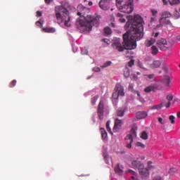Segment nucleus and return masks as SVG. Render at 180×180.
<instances>
[{"label": "nucleus", "mask_w": 180, "mask_h": 180, "mask_svg": "<svg viewBox=\"0 0 180 180\" xmlns=\"http://www.w3.org/2000/svg\"><path fill=\"white\" fill-rule=\"evenodd\" d=\"M164 106H165V103H162L158 105H153L152 109L153 110H160V109L162 108Z\"/></svg>", "instance_id": "obj_32"}, {"label": "nucleus", "mask_w": 180, "mask_h": 180, "mask_svg": "<svg viewBox=\"0 0 180 180\" xmlns=\"http://www.w3.org/2000/svg\"><path fill=\"white\" fill-rule=\"evenodd\" d=\"M42 13L39 11H37V17L39 18L41 17Z\"/></svg>", "instance_id": "obj_50"}, {"label": "nucleus", "mask_w": 180, "mask_h": 180, "mask_svg": "<svg viewBox=\"0 0 180 180\" xmlns=\"http://www.w3.org/2000/svg\"><path fill=\"white\" fill-rule=\"evenodd\" d=\"M112 64V61H107L105 63H104V64L103 65H101L102 68H105L109 67L110 65Z\"/></svg>", "instance_id": "obj_37"}, {"label": "nucleus", "mask_w": 180, "mask_h": 180, "mask_svg": "<svg viewBox=\"0 0 180 180\" xmlns=\"http://www.w3.org/2000/svg\"><path fill=\"white\" fill-rule=\"evenodd\" d=\"M125 110L126 109L124 108H118L116 110V115L118 117H123L124 115Z\"/></svg>", "instance_id": "obj_25"}, {"label": "nucleus", "mask_w": 180, "mask_h": 180, "mask_svg": "<svg viewBox=\"0 0 180 180\" xmlns=\"http://www.w3.org/2000/svg\"><path fill=\"white\" fill-rule=\"evenodd\" d=\"M122 125V120H120L119 119H115V124L112 129L113 131L117 132L120 129Z\"/></svg>", "instance_id": "obj_16"}, {"label": "nucleus", "mask_w": 180, "mask_h": 180, "mask_svg": "<svg viewBox=\"0 0 180 180\" xmlns=\"http://www.w3.org/2000/svg\"><path fill=\"white\" fill-rule=\"evenodd\" d=\"M169 120H170L172 124H175V116L174 115L169 116Z\"/></svg>", "instance_id": "obj_40"}, {"label": "nucleus", "mask_w": 180, "mask_h": 180, "mask_svg": "<svg viewBox=\"0 0 180 180\" xmlns=\"http://www.w3.org/2000/svg\"><path fill=\"white\" fill-rule=\"evenodd\" d=\"M178 172V169H176V168H171L169 170V174L170 176H174L175 174H176Z\"/></svg>", "instance_id": "obj_31"}, {"label": "nucleus", "mask_w": 180, "mask_h": 180, "mask_svg": "<svg viewBox=\"0 0 180 180\" xmlns=\"http://www.w3.org/2000/svg\"><path fill=\"white\" fill-rule=\"evenodd\" d=\"M111 0H101L98 3L100 8L103 9V11H108L109 9V4Z\"/></svg>", "instance_id": "obj_13"}, {"label": "nucleus", "mask_w": 180, "mask_h": 180, "mask_svg": "<svg viewBox=\"0 0 180 180\" xmlns=\"http://www.w3.org/2000/svg\"><path fill=\"white\" fill-rule=\"evenodd\" d=\"M144 77H146V78L148 81H150L151 82L156 81L155 74H146V75H144Z\"/></svg>", "instance_id": "obj_22"}, {"label": "nucleus", "mask_w": 180, "mask_h": 180, "mask_svg": "<svg viewBox=\"0 0 180 180\" xmlns=\"http://www.w3.org/2000/svg\"><path fill=\"white\" fill-rule=\"evenodd\" d=\"M133 89V86H131V84H129V89L131 90V89Z\"/></svg>", "instance_id": "obj_58"}, {"label": "nucleus", "mask_w": 180, "mask_h": 180, "mask_svg": "<svg viewBox=\"0 0 180 180\" xmlns=\"http://www.w3.org/2000/svg\"><path fill=\"white\" fill-rule=\"evenodd\" d=\"M118 2H129L130 4H134V0H116Z\"/></svg>", "instance_id": "obj_43"}, {"label": "nucleus", "mask_w": 180, "mask_h": 180, "mask_svg": "<svg viewBox=\"0 0 180 180\" xmlns=\"http://www.w3.org/2000/svg\"><path fill=\"white\" fill-rule=\"evenodd\" d=\"M174 95L172 94H168L166 97V99L168 101V102H171L174 100Z\"/></svg>", "instance_id": "obj_36"}, {"label": "nucleus", "mask_w": 180, "mask_h": 180, "mask_svg": "<svg viewBox=\"0 0 180 180\" xmlns=\"http://www.w3.org/2000/svg\"><path fill=\"white\" fill-rule=\"evenodd\" d=\"M150 164H152V162L150 161L148 162V165H150Z\"/></svg>", "instance_id": "obj_63"}, {"label": "nucleus", "mask_w": 180, "mask_h": 180, "mask_svg": "<svg viewBox=\"0 0 180 180\" xmlns=\"http://www.w3.org/2000/svg\"><path fill=\"white\" fill-rule=\"evenodd\" d=\"M153 180H162V179L160 176H156L153 177Z\"/></svg>", "instance_id": "obj_48"}, {"label": "nucleus", "mask_w": 180, "mask_h": 180, "mask_svg": "<svg viewBox=\"0 0 180 180\" xmlns=\"http://www.w3.org/2000/svg\"><path fill=\"white\" fill-rule=\"evenodd\" d=\"M130 76V70L129 68L128 67H125V68L124 69V77L125 78H128Z\"/></svg>", "instance_id": "obj_28"}, {"label": "nucleus", "mask_w": 180, "mask_h": 180, "mask_svg": "<svg viewBox=\"0 0 180 180\" xmlns=\"http://www.w3.org/2000/svg\"><path fill=\"white\" fill-rule=\"evenodd\" d=\"M97 114H98V117L100 118V120L103 119L104 104L103 101H100V103H98V110H97Z\"/></svg>", "instance_id": "obj_12"}, {"label": "nucleus", "mask_w": 180, "mask_h": 180, "mask_svg": "<svg viewBox=\"0 0 180 180\" xmlns=\"http://www.w3.org/2000/svg\"><path fill=\"white\" fill-rule=\"evenodd\" d=\"M103 41H104V43L107 44L108 45H110L111 41L109 39H103Z\"/></svg>", "instance_id": "obj_46"}, {"label": "nucleus", "mask_w": 180, "mask_h": 180, "mask_svg": "<svg viewBox=\"0 0 180 180\" xmlns=\"http://www.w3.org/2000/svg\"><path fill=\"white\" fill-rule=\"evenodd\" d=\"M78 11L79 12L77 13L78 16H81L82 15H84L85 13H89L90 12V10L87 7H84L82 4H79L78 6Z\"/></svg>", "instance_id": "obj_11"}, {"label": "nucleus", "mask_w": 180, "mask_h": 180, "mask_svg": "<svg viewBox=\"0 0 180 180\" xmlns=\"http://www.w3.org/2000/svg\"><path fill=\"white\" fill-rule=\"evenodd\" d=\"M171 79L169 75H165L161 80H160V82L162 83L166 86H169L171 84Z\"/></svg>", "instance_id": "obj_15"}, {"label": "nucleus", "mask_w": 180, "mask_h": 180, "mask_svg": "<svg viewBox=\"0 0 180 180\" xmlns=\"http://www.w3.org/2000/svg\"><path fill=\"white\" fill-rule=\"evenodd\" d=\"M162 65V62L159 60H154L150 65V68L151 69H157L160 68V66Z\"/></svg>", "instance_id": "obj_17"}, {"label": "nucleus", "mask_w": 180, "mask_h": 180, "mask_svg": "<svg viewBox=\"0 0 180 180\" xmlns=\"http://www.w3.org/2000/svg\"><path fill=\"white\" fill-rule=\"evenodd\" d=\"M133 65H134V60H130L127 63V66L131 68Z\"/></svg>", "instance_id": "obj_41"}, {"label": "nucleus", "mask_w": 180, "mask_h": 180, "mask_svg": "<svg viewBox=\"0 0 180 180\" xmlns=\"http://www.w3.org/2000/svg\"><path fill=\"white\" fill-rule=\"evenodd\" d=\"M134 3L124 2V1H116V7L123 13H132L134 11Z\"/></svg>", "instance_id": "obj_5"}, {"label": "nucleus", "mask_w": 180, "mask_h": 180, "mask_svg": "<svg viewBox=\"0 0 180 180\" xmlns=\"http://www.w3.org/2000/svg\"><path fill=\"white\" fill-rule=\"evenodd\" d=\"M158 122L161 124H163L164 122H163V119L162 117H158Z\"/></svg>", "instance_id": "obj_53"}, {"label": "nucleus", "mask_w": 180, "mask_h": 180, "mask_svg": "<svg viewBox=\"0 0 180 180\" xmlns=\"http://www.w3.org/2000/svg\"><path fill=\"white\" fill-rule=\"evenodd\" d=\"M160 21L166 22V21H170L169 18H172V13L169 11H163L160 13Z\"/></svg>", "instance_id": "obj_10"}, {"label": "nucleus", "mask_w": 180, "mask_h": 180, "mask_svg": "<svg viewBox=\"0 0 180 180\" xmlns=\"http://www.w3.org/2000/svg\"><path fill=\"white\" fill-rule=\"evenodd\" d=\"M116 18L118 19V21L120 22V23H125L126 22V19L124 18V15L122 14L121 13H117L116 14Z\"/></svg>", "instance_id": "obj_23"}, {"label": "nucleus", "mask_w": 180, "mask_h": 180, "mask_svg": "<svg viewBox=\"0 0 180 180\" xmlns=\"http://www.w3.org/2000/svg\"><path fill=\"white\" fill-rule=\"evenodd\" d=\"M131 165L133 168H136L139 170L142 179H147L150 176L149 170L147 168H144V165L139 160H133Z\"/></svg>", "instance_id": "obj_4"}, {"label": "nucleus", "mask_w": 180, "mask_h": 180, "mask_svg": "<svg viewBox=\"0 0 180 180\" xmlns=\"http://www.w3.org/2000/svg\"><path fill=\"white\" fill-rule=\"evenodd\" d=\"M131 78L133 79H134V80H136V79H137V75H135V74L131 75Z\"/></svg>", "instance_id": "obj_52"}, {"label": "nucleus", "mask_w": 180, "mask_h": 180, "mask_svg": "<svg viewBox=\"0 0 180 180\" xmlns=\"http://www.w3.org/2000/svg\"><path fill=\"white\" fill-rule=\"evenodd\" d=\"M159 35H160V32H156V33H155V34H153V36L154 37H155V38L158 37Z\"/></svg>", "instance_id": "obj_54"}, {"label": "nucleus", "mask_w": 180, "mask_h": 180, "mask_svg": "<svg viewBox=\"0 0 180 180\" xmlns=\"http://www.w3.org/2000/svg\"><path fill=\"white\" fill-rule=\"evenodd\" d=\"M42 30L45 33H54L56 32L55 28L53 27H44Z\"/></svg>", "instance_id": "obj_26"}, {"label": "nucleus", "mask_w": 180, "mask_h": 180, "mask_svg": "<svg viewBox=\"0 0 180 180\" xmlns=\"http://www.w3.org/2000/svg\"><path fill=\"white\" fill-rule=\"evenodd\" d=\"M56 18L58 24H62L65 22V26L70 27L71 21V17L70 13L63 6H57L55 8Z\"/></svg>", "instance_id": "obj_3"}, {"label": "nucleus", "mask_w": 180, "mask_h": 180, "mask_svg": "<svg viewBox=\"0 0 180 180\" xmlns=\"http://www.w3.org/2000/svg\"><path fill=\"white\" fill-rule=\"evenodd\" d=\"M110 122L108 121L105 124V128H107V131L110 132V134H112V130L110 127Z\"/></svg>", "instance_id": "obj_35"}, {"label": "nucleus", "mask_w": 180, "mask_h": 180, "mask_svg": "<svg viewBox=\"0 0 180 180\" xmlns=\"http://www.w3.org/2000/svg\"><path fill=\"white\" fill-rule=\"evenodd\" d=\"M111 27L115 28V25L114 23H111Z\"/></svg>", "instance_id": "obj_61"}, {"label": "nucleus", "mask_w": 180, "mask_h": 180, "mask_svg": "<svg viewBox=\"0 0 180 180\" xmlns=\"http://www.w3.org/2000/svg\"><path fill=\"white\" fill-rule=\"evenodd\" d=\"M162 87L157 83H155L154 84H150V86H148L147 87H145L144 91L146 93H150L151 91H155V90H160Z\"/></svg>", "instance_id": "obj_9"}, {"label": "nucleus", "mask_w": 180, "mask_h": 180, "mask_svg": "<svg viewBox=\"0 0 180 180\" xmlns=\"http://www.w3.org/2000/svg\"><path fill=\"white\" fill-rule=\"evenodd\" d=\"M101 16L95 14L94 16L88 15L86 16H80L76 22L77 27L82 32H91L92 27H98L100 24Z\"/></svg>", "instance_id": "obj_2"}, {"label": "nucleus", "mask_w": 180, "mask_h": 180, "mask_svg": "<svg viewBox=\"0 0 180 180\" xmlns=\"http://www.w3.org/2000/svg\"><path fill=\"white\" fill-rule=\"evenodd\" d=\"M139 158H140V160H145V157L144 156H141L140 158H137V160H139Z\"/></svg>", "instance_id": "obj_56"}, {"label": "nucleus", "mask_w": 180, "mask_h": 180, "mask_svg": "<svg viewBox=\"0 0 180 180\" xmlns=\"http://www.w3.org/2000/svg\"><path fill=\"white\" fill-rule=\"evenodd\" d=\"M94 71L96 72H99L101 71V68L99 67L94 68Z\"/></svg>", "instance_id": "obj_49"}, {"label": "nucleus", "mask_w": 180, "mask_h": 180, "mask_svg": "<svg viewBox=\"0 0 180 180\" xmlns=\"http://www.w3.org/2000/svg\"><path fill=\"white\" fill-rule=\"evenodd\" d=\"M115 172L119 176H121L123 174V170L120 168L119 165H117V167H115Z\"/></svg>", "instance_id": "obj_29"}, {"label": "nucleus", "mask_w": 180, "mask_h": 180, "mask_svg": "<svg viewBox=\"0 0 180 180\" xmlns=\"http://www.w3.org/2000/svg\"><path fill=\"white\" fill-rule=\"evenodd\" d=\"M171 105H172V103L169 102V101H168V103L165 105V107H166L167 108H169L171 107Z\"/></svg>", "instance_id": "obj_51"}, {"label": "nucleus", "mask_w": 180, "mask_h": 180, "mask_svg": "<svg viewBox=\"0 0 180 180\" xmlns=\"http://www.w3.org/2000/svg\"><path fill=\"white\" fill-rule=\"evenodd\" d=\"M136 117L139 120H142L148 117V113L144 111L138 112L136 114Z\"/></svg>", "instance_id": "obj_19"}, {"label": "nucleus", "mask_w": 180, "mask_h": 180, "mask_svg": "<svg viewBox=\"0 0 180 180\" xmlns=\"http://www.w3.org/2000/svg\"><path fill=\"white\" fill-rule=\"evenodd\" d=\"M98 98H99L98 96H94V97L91 99V103H92L93 105H95Z\"/></svg>", "instance_id": "obj_39"}, {"label": "nucleus", "mask_w": 180, "mask_h": 180, "mask_svg": "<svg viewBox=\"0 0 180 180\" xmlns=\"http://www.w3.org/2000/svg\"><path fill=\"white\" fill-rule=\"evenodd\" d=\"M89 6H91V5H93L92 1H89Z\"/></svg>", "instance_id": "obj_62"}, {"label": "nucleus", "mask_w": 180, "mask_h": 180, "mask_svg": "<svg viewBox=\"0 0 180 180\" xmlns=\"http://www.w3.org/2000/svg\"><path fill=\"white\" fill-rule=\"evenodd\" d=\"M152 17L150 18V22H154L157 20L158 11L155 9L151 10Z\"/></svg>", "instance_id": "obj_20"}, {"label": "nucleus", "mask_w": 180, "mask_h": 180, "mask_svg": "<svg viewBox=\"0 0 180 180\" xmlns=\"http://www.w3.org/2000/svg\"><path fill=\"white\" fill-rule=\"evenodd\" d=\"M156 39L155 38H150V39L146 41V47H150L154 44H155Z\"/></svg>", "instance_id": "obj_24"}, {"label": "nucleus", "mask_w": 180, "mask_h": 180, "mask_svg": "<svg viewBox=\"0 0 180 180\" xmlns=\"http://www.w3.org/2000/svg\"><path fill=\"white\" fill-rule=\"evenodd\" d=\"M17 84V80H12L11 83L9 84V87L13 88Z\"/></svg>", "instance_id": "obj_38"}, {"label": "nucleus", "mask_w": 180, "mask_h": 180, "mask_svg": "<svg viewBox=\"0 0 180 180\" xmlns=\"http://www.w3.org/2000/svg\"><path fill=\"white\" fill-rule=\"evenodd\" d=\"M176 39H177L178 41H180V35H178V36L176 37Z\"/></svg>", "instance_id": "obj_60"}, {"label": "nucleus", "mask_w": 180, "mask_h": 180, "mask_svg": "<svg viewBox=\"0 0 180 180\" xmlns=\"http://www.w3.org/2000/svg\"><path fill=\"white\" fill-rule=\"evenodd\" d=\"M103 157H104V160H105V161H106V160H108V158H109V155L107 153H104L103 154Z\"/></svg>", "instance_id": "obj_47"}, {"label": "nucleus", "mask_w": 180, "mask_h": 180, "mask_svg": "<svg viewBox=\"0 0 180 180\" xmlns=\"http://www.w3.org/2000/svg\"><path fill=\"white\" fill-rule=\"evenodd\" d=\"M174 17L175 19H179L180 15H179V12L178 11V10H176V12L174 14Z\"/></svg>", "instance_id": "obj_42"}, {"label": "nucleus", "mask_w": 180, "mask_h": 180, "mask_svg": "<svg viewBox=\"0 0 180 180\" xmlns=\"http://www.w3.org/2000/svg\"><path fill=\"white\" fill-rule=\"evenodd\" d=\"M165 25H172V22H171V20L163 21V20L159 19V24L156 25L155 30L163 28V27Z\"/></svg>", "instance_id": "obj_14"}, {"label": "nucleus", "mask_w": 180, "mask_h": 180, "mask_svg": "<svg viewBox=\"0 0 180 180\" xmlns=\"http://www.w3.org/2000/svg\"><path fill=\"white\" fill-rule=\"evenodd\" d=\"M104 34H105L106 35H110L112 34V30L108 27H105Z\"/></svg>", "instance_id": "obj_34"}, {"label": "nucleus", "mask_w": 180, "mask_h": 180, "mask_svg": "<svg viewBox=\"0 0 180 180\" xmlns=\"http://www.w3.org/2000/svg\"><path fill=\"white\" fill-rule=\"evenodd\" d=\"M176 116H177V117L180 118V112H177Z\"/></svg>", "instance_id": "obj_59"}, {"label": "nucleus", "mask_w": 180, "mask_h": 180, "mask_svg": "<svg viewBox=\"0 0 180 180\" xmlns=\"http://www.w3.org/2000/svg\"><path fill=\"white\" fill-rule=\"evenodd\" d=\"M136 74H137L138 75H141V72H137Z\"/></svg>", "instance_id": "obj_64"}, {"label": "nucleus", "mask_w": 180, "mask_h": 180, "mask_svg": "<svg viewBox=\"0 0 180 180\" xmlns=\"http://www.w3.org/2000/svg\"><path fill=\"white\" fill-rule=\"evenodd\" d=\"M53 0H45L46 4H50Z\"/></svg>", "instance_id": "obj_55"}, {"label": "nucleus", "mask_w": 180, "mask_h": 180, "mask_svg": "<svg viewBox=\"0 0 180 180\" xmlns=\"http://www.w3.org/2000/svg\"><path fill=\"white\" fill-rule=\"evenodd\" d=\"M136 146H137V147H141V148H145V145L143 143H141V142H137L136 143Z\"/></svg>", "instance_id": "obj_44"}, {"label": "nucleus", "mask_w": 180, "mask_h": 180, "mask_svg": "<svg viewBox=\"0 0 180 180\" xmlns=\"http://www.w3.org/2000/svg\"><path fill=\"white\" fill-rule=\"evenodd\" d=\"M136 94H137V96H138L139 97H141V94H140V93H139V91H136Z\"/></svg>", "instance_id": "obj_57"}, {"label": "nucleus", "mask_w": 180, "mask_h": 180, "mask_svg": "<svg viewBox=\"0 0 180 180\" xmlns=\"http://www.w3.org/2000/svg\"><path fill=\"white\" fill-rule=\"evenodd\" d=\"M140 137L144 140H146L148 139V134L146 131H143L141 132Z\"/></svg>", "instance_id": "obj_33"}, {"label": "nucleus", "mask_w": 180, "mask_h": 180, "mask_svg": "<svg viewBox=\"0 0 180 180\" xmlns=\"http://www.w3.org/2000/svg\"><path fill=\"white\" fill-rule=\"evenodd\" d=\"M127 22L124 29L127 31L123 34V41H115L111 44V47L118 52L124 50H134L136 49V42L141 40L144 36L143 18L139 14L127 16Z\"/></svg>", "instance_id": "obj_1"}, {"label": "nucleus", "mask_w": 180, "mask_h": 180, "mask_svg": "<svg viewBox=\"0 0 180 180\" xmlns=\"http://www.w3.org/2000/svg\"><path fill=\"white\" fill-rule=\"evenodd\" d=\"M100 131H101V137H103V139H105L108 136V134L105 129L101 128L100 129Z\"/></svg>", "instance_id": "obj_30"}, {"label": "nucleus", "mask_w": 180, "mask_h": 180, "mask_svg": "<svg viewBox=\"0 0 180 180\" xmlns=\"http://www.w3.org/2000/svg\"><path fill=\"white\" fill-rule=\"evenodd\" d=\"M124 89L123 86H121V84H117L115 87V91L112 94V98L117 100L120 96H124Z\"/></svg>", "instance_id": "obj_8"}, {"label": "nucleus", "mask_w": 180, "mask_h": 180, "mask_svg": "<svg viewBox=\"0 0 180 180\" xmlns=\"http://www.w3.org/2000/svg\"><path fill=\"white\" fill-rule=\"evenodd\" d=\"M134 137H136V131L134 129H131L130 134L127 135L124 139L126 141V147L127 148H131Z\"/></svg>", "instance_id": "obj_6"}, {"label": "nucleus", "mask_w": 180, "mask_h": 180, "mask_svg": "<svg viewBox=\"0 0 180 180\" xmlns=\"http://www.w3.org/2000/svg\"><path fill=\"white\" fill-rule=\"evenodd\" d=\"M159 52V49L156 46H151V53L153 56H156Z\"/></svg>", "instance_id": "obj_27"}, {"label": "nucleus", "mask_w": 180, "mask_h": 180, "mask_svg": "<svg viewBox=\"0 0 180 180\" xmlns=\"http://www.w3.org/2000/svg\"><path fill=\"white\" fill-rule=\"evenodd\" d=\"M127 174L128 175H132V176H131L129 180H139L137 179V173L136 172H134L131 169H129V170H127Z\"/></svg>", "instance_id": "obj_18"}, {"label": "nucleus", "mask_w": 180, "mask_h": 180, "mask_svg": "<svg viewBox=\"0 0 180 180\" xmlns=\"http://www.w3.org/2000/svg\"><path fill=\"white\" fill-rule=\"evenodd\" d=\"M158 49L162 51H167L170 49V45L168 44L167 40L164 38H160L156 43Z\"/></svg>", "instance_id": "obj_7"}, {"label": "nucleus", "mask_w": 180, "mask_h": 180, "mask_svg": "<svg viewBox=\"0 0 180 180\" xmlns=\"http://www.w3.org/2000/svg\"><path fill=\"white\" fill-rule=\"evenodd\" d=\"M162 2L165 5H167L168 2L171 5H178V4H180V0H162Z\"/></svg>", "instance_id": "obj_21"}, {"label": "nucleus", "mask_w": 180, "mask_h": 180, "mask_svg": "<svg viewBox=\"0 0 180 180\" xmlns=\"http://www.w3.org/2000/svg\"><path fill=\"white\" fill-rule=\"evenodd\" d=\"M36 25H37V27H39L41 28L42 26H43V24L41 22L40 20H38V21L36 22Z\"/></svg>", "instance_id": "obj_45"}]
</instances>
